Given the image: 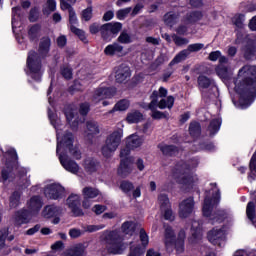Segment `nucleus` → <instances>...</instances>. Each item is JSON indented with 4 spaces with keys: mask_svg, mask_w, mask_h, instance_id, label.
Wrapping results in <instances>:
<instances>
[{
    "mask_svg": "<svg viewBox=\"0 0 256 256\" xmlns=\"http://www.w3.org/2000/svg\"><path fill=\"white\" fill-rule=\"evenodd\" d=\"M48 117L51 125L56 129V153L59 161L66 171L77 175L79 173V164L71 159H81V150H79V146L73 144V134L67 133L63 137L61 136V129L63 128L61 119H59L57 114L51 112V108H48Z\"/></svg>",
    "mask_w": 256,
    "mask_h": 256,
    "instance_id": "nucleus-1",
    "label": "nucleus"
},
{
    "mask_svg": "<svg viewBox=\"0 0 256 256\" xmlns=\"http://www.w3.org/2000/svg\"><path fill=\"white\" fill-rule=\"evenodd\" d=\"M235 90L240 95V103L250 96L251 89H256V66L246 65L238 72V80L235 82Z\"/></svg>",
    "mask_w": 256,
    "mask_h": 256,
    "instance_id": "nucleus-2",
    "label": "nucleus"
},
{
    "mask_svg": "<svg viewBox=\"0 0 256 256\" xmlns=\"http://www.w3.org/2000/svg\"><path fill=\"white\" fill-rule=\"evenodd\" d=\"M197 165H199L197 160L179 162L173 170L174 179H176L177 183H180V185H184L188 189H193V186L199 179L197 176L190 175L189 173H191Z\"/></svg>",
    "mask_w": 256,
    "mask_h": 256,
    "instance_id": "nucleus-3",
    "label": "nucleus"
},
{
    "mask_svg": "<svg viewBox=\"0 0 256 256\" xmlns=\"http://www.w3.org/2000/svg\"><path fill=\"white\" fill-rule=\"evenodd\" d=\"M213 193H215V195H213L211 199L209 197L205 198L202 211L204 217H209L212 225H215V223H223L227 217V212H225V210H218L213 214V209H215V206L219 205V201H221V192H219V189L214 188Z\"/></svg>",
    "mask_w": 256,
    "mask_h": 256,
    "instance_id": "nucleus-4",
    "label": "nucleus"
},
{
    "mask_svg": "<svg viewBox=\"0 0 256 256\" xmlns=\"http://www.w3.org/2000/svg\"><path fill=\"white\" fill-rule=\"evenodd\" d=\"M101 241H104L106 247V253L110 255H122L127 249V244L123 242V236L121 232L114 231H104L100 237Z\"/></svg>",
    "mask_w": 256,
    "mask_h": 256,
    "instance_id": "nucleus-5",
    "label": "nucleus"
},
{
    "mask_svg": "<svg viewBox=\"0 0 256 256\" xmlns=\"http://www.w3.org/2000/svg\"><path fill=\"white\" fill-rule=\"evenodd\" d=\"M167 93L168 91L165 87H160L158 91H153L150 96L151 102L147 106V109H150V111H155L157 107H159V109H173V105H175V98L173 96L167 97Z\"/></svg>",
    "mask_w": 256,
    "mask_h": 256,
    "instance_id": "nucleus-6",
    "label": "nucleus"
},
{
    "mask_svg": "<svg viewBox=\"0 0 256 256\" xmlns=\"http://www.w3.org/2000/svg\"><path fill=\"white\" fill-rule=\"evenodd\" d=\"M41 207H43V200L39 196H33L28 202L29 210H20L16 212L14 216V221L16 225H23L25 223H29V220L33 215H37L39 211H41Z\"/></svg>",
    "mask_w": 256,
    "mask_h": 256,
    "instance_id": "nucleus-7",
    "label": "nucleus"
},
{
    "mask_svg": "<svg viewBox=\"0 0 256 256\" xmlns=\"http://www.w3.org/2000/svg\"><path fill=\"white\" fill-rule=\"evenodd\" d=\"M185 241V230H181L175 240V233L171 227L165 228L164 243L168 253H171L176 248L177 253H183V242Z\"/></svg>",
    "mask_w": 256,
    "mask_h": 256,
    "instance_id": "nucleus-8",
    "label": "nucleus"
},
{
    "mask_svg": "<svg viewBox=\"0 0 256 256\" xmlns=\"http://www.w3.org/2000/svg\"><path fill=\"white\" fill-rule=\"evenodd\" d=\"M121 139H123V130L118 129L110 133L106 137L105 144L102 147L103 157H106V159L113 157V153H115L121 145Z\"/></svg>",
    "mask_w": 256,
    "mask_h": 256,
    "instance_id": "nucleus-9",
    "label": "nucleus"
},
{
    "mask_svg": "<svg viewBox=\"0 0 256 256\" xmlns=\"http://www.w3.org/2000/svg\"><path fill=\"white\" fill-rule=\"evenodd\" d=\"M26 74L34 81H41L43 72L41 71V58L35 51H30L27 58Z\"/></svg>",
    "mask_w": 256,
    "mask_h": 256,
    "instance_id": "nucleus-10",
    "label": "nucleus"
},
{
    "mask_svg": "<svg viewBox=\"0 0 256 256\" xmlns=\"http://www.w3.org/2000/svg\"><path fill=\"white\" fill-rule=\"evenodd\" d=\"M203 47H205V44L203 43H194L188 45L187 49L182 50L173 58V60L170 62V66L177 65V63H181V61H185V59H187L191 53H197L201 51Z\"/></svg>",
    "mask_w": 256,
    "mask_h": 256,
    "instance_id": "nucleus-11",
    "label": "nucleus"
},
{
    "mask_svg": "<svg viewBox=\"0 0 256 256\" xmlns=\"http://www.w3.org/2000/svg\"><path fill=\"white\" fill-rule=\"evenodd\" d=\"M123 29V25L119 22H111L101 26V36L104 41H111L115 35Z\"/></svg>",
    "mask_w": 256,
    "mask_h": 256,
    "instance_id": "nucleus-12",
    "label": "nucleus"
},
{
    "mask_svg": "<svg viewBox=\"0 0 256 256\" xmlns=\"http://www.w3.org/2000/svg\"><path fill=\"white\" fill-rule=\"evenodd\" d=\"M115 95H117V89L100 87L94 91L92 102L97 104L100 101H105V99H113Z\"/></svg>",
    "mask_w": 256,
    "mask_h": 256,
    "instance_id": "nucleus-13",
    "label": "nucleus"
},
{
    "mask_svg": "<svg viewBox=\"0 0 256 256\" xmlns=\"http://www.w3.org/2000/svg\"><path fill=\"white\" fill-rule=\"evenodd\" d=\"M4 157H6L5 166L7 170L3 168L2 179L3 181H7L9 179V175H11V172L13 171V168H11V163L17 161V151H15L13 148H10L5 152Z\"/></svg>",
    "mask_w": 256,
    "mask_h": 256,
    "instance_id": "nucleus-14",
    "label": "nucleus"
},
{
    "mask_svg": "<svg viewBox=\"0 0 256 256\" xmlns=\"http://www.w3.org/2000/svg\"><path fill=\"white\" fill-rule=\"evenodd\" d=\"M66 205L71 209L74 217H82L84 215L81 209V196L79 194H71L66 200Z\"/></svg>",
    "mask_w": 256,
    "mask_h": 256,
    "instance_id": "nucleus-15",
    "label": "nucleus"
},
{
    "mask_svg": "<svg viewBox=\"0 0 256 256\" xmlns=\"http://www.w3.org/2000/svg\"><path fill=\"white\" fill-rule=\"evenodd\" d=\"M208 241L212 245H217L218 247H225V230L223 228H213L208 232Z\"/></svg>",
    "mask_w": 256,
    "mask_h": 256,
    "instance_id": "nucleus-16",
    "label": "nucleus"
},
{
    "mask_svg": "<svg viewBox=\"0 0 256 256\" xmlns=\"http://www.w3.org/2000/svg\"><path fill=\"white\" fill-rule=\"evenodd\" d=\"M158 202L160 205V211L164 213V218L166 221H173L175 219V215H173V211L171 210V202H169V197L165 194H161L158 197Z\"/></svg>",
    "mask_w": 256,
    "mask_h": 256,
    "instance_id": "nucleus-17",
    "label": "nucleus"
},
{
    "mask_svg": "<svg viewBox=\"0 0 256 256\" xmlns=\"http://www.w3.org/2000/svg\"><path fill=\"white\" fill-rule=\"evenodd\" d=\"M101 229H105V224L87 225L84 227V230H81L79 228H72L69 230V236L72 239H77L85 233H95L96 231H101Z\"/></svg>",
    "mask_w": 256,
    "mask_h": 256,
    "instance_id": "nucleus-18",
    "label": "nucleus"
},
{
    "mask_svg": "<svg viewBox=\"0 0 256 256\" xmlns=\"http://www.w3.org/2000/svg\"><path fill=\"white\" fill-rule=\"evenodd\" d=\"M195 209V200L193 197H189L185 200H183L179 204V217L181 219H187L193 213V210Z\"/></svg>",
    "mask_w": 256,
    "mask_h": 256,
    "instance_id": "nucleus-19",
    "label": "nucleus"
},
{
    "mask_svg": "<svg viewBox=\"0 0 256 256\" xmlns=\"http://www.w3.org/2000/svg\"><path fill=\"white\" fill-rule=\"evenodd\" d=\"M63 193H65V188L60 184H50L44 189V195L47 199H61Z\"/></svg>",
    "mask_w": 256,
    "mask_h": 256,
    "instance_id": "nucleus-20",
    "label": "nucleus"
},
{
    "mask_svg": "<svg viewBox=\"0 0 256 256\" xmlns=\"http://www.w3.org/2000/svg\"><path fill=\"white\" fill-rule=\"evenodd\" d=\"M69 22H70V31L77 35L81 41H85V32L83 30L76 28L77 25V15L75 14V10L70 9L69 12Z\"/></svg>",
    "mask_w": 256,
    "mask_h": 256,
    "instance_id": "nucleus-21",
    "label": "nucleus"
},
{
    "mask_svg": "<svg viewBox=\"0 0 256 256\" xmlns=\"http://www.w3.org/2000/svg\"><path fill=\"white\" fill-rule=\"evenodd\" d=\"M131 77V69L129 66L122 64L116 70L115 79L117 83H125Z\"/></svg>",
    "mask_w": 256,
    "mask_h": 256,
    "instance_id": "nucleus-22",
    "label": "nucleus"
},
{
    "mask_svg": "<svg viewBox=\"0 0 256 256\" xmlns=\"http://www.w3.org/2000/svg\"><path fill=\"white\" fill-rule=\"evenodd\" d=\"M76 113L77 110H75L73 106H67L64 110L66 121L69 123L72 129L79 127V121H77V117H75Z\"/></svg>",
    "mask_w": 256,
    "mask_h": 256,
    "instance_id": "nucleus-23",
    "label": "nucleus"
},
{
    "mask_svg": "<svg viewBox=\"0 0 256 256\" xmlns=\"http://www.w3.org/2000/svg\"><path fill=\"white\" fill-rule=\"evenodd\" d=\"M144 142L145 138L137 134H131L126 139V145L129 147V149H139Z\"/></svg>",
    "mask_w": 256,
    "mask_h": 256,
    "instance_id": "nucleus-24",
    "label": "nucleus"
},
{
    "mask_svg": "<svg viewBox=\"0 0 256 256\" xmlns=\"http://www.w3.org/2000/svg\"><path fill=\"white\" fill-rule=\"evenodd\" d=\"M198 87L201 91H203V89H209V87H211L213 91H217V86H215V81H213V79L205 75H200L198 77Z\"/></svg>",
    "mask_w": 256,
    "mask_h": 256,
    "instance_id": "nucleus-25",
    "label": "nucleus"
},
{
    "mask_svg": "<svg viewBox=\"0 0 256 256\" xmlns=\"http://www.w3.org/2000/svg\"><path fill=\"white\" fill-rule=\"evenodd\" d=\"M118 173L122 177H127V175H131V173H133V160H121Z\"/></svg>",
    "mask_w": 256,
    "mask_h": 256,
    "instance_id": "nucleus-26",
    "label": "nucleus"
},
{
    "mask_svg": "<svg viewBox=\"0 0 256 256\" xmlns=\"http://www.w3.org/2000/svg\"><path fill=\"white\" fill-rule=\"evenodd\" d=\"M243 54L245 59L251 61L256 58V40L248 42L243 48Z\"/></svg>",
    "mask_w": 256,
    "mask_h": 256,
    "instance_id": "nucleus-27",
    "label": "nucleus"
},
{
    "mask_svg": "<svg viewBox=\"0 0 256 256\" xmlns=\"http://www.w3.org/2000/svg\"><path fill=\"white\" fill-rule=\"evenodd\" d=\"M61 215V208L55 205H48L42 211V217L45 219H51L52 217H57Z\"/></svg>",
    "mask_w": 256,
    "mask_h": 256,
    "instance_id": "nucleus-28",
    "label": "nucleus"
},
{
    "mask_svg": "<svg viewBox=\"0 0 256 256\" xmlns=\"http://www.w3.org/2000/svg\"><path fill=\"white\" fill-rule=\"evenodd\" d=\"M82 165L86 173H95L99 169V162L93 158H86Z\"/></svg>",
    "mask_w": 256,
    "mask_h": 256,
    "instance_id": "nucleus-29",
    "label": "nucleus"
},
{
    "mask_svg": "<svg viewBox=\"0 0 256 256\" xmlns=\"http://www.w3.org/2000/svg\"><path fill=\"white\" fill-rule=\"evenodd\" d=\"M104 53L110 57H113V55H121V53H123V46H121L119 43L109 44L104 49Z\"/></svg>",
    "mask_w": 256,
    "mask_h": 256,
    "instance_id": "nucleus-30",
    "label": "nucleus"
},
{
    "mask_svg": "<svg viewBox=\"0 0 256 256\" xmlns=\"http://www.w3.org/2000/svg\"><path fill=\"white\" fill-rule=\"evenodd\" d=\"M55 11H57V0H46L42 6L43 15L49 17Z\"/></svg>",
    "mask_w": 256,
    "mask_h": 256,
    "instance_id": "nucleus-31",
    "label": "nucleus"
},
{
    "mask_svg": "<svg viewBox=\"0 0 256 256\" xmlns=\"http://www.w3.org/2000/svg\"><path fill=\"white\" fill-rule=\"evenodd\" d=\"M51 49V39L48 37L42 38L39 45V53L42 57H47Z\"/></svg>",
    "mask_w": 256,
    "mask_h": 256,
    "instance_id": "nucleus-32",
    "label": "nucleus"
},
{
    "mask_svg": "<svg viewBox=\"0 0 256 256\" xmlns=\"http://www.w3.org/2000/svg\"><path fill=\"white\" fill-rule=\"evenodd\" d=\"M87 139H91L93 135H98L99 133V124L93 120L87 122V130H86Z\"/></svg>",
    "mask_w": 256,
    "mask_h": 256,
    "instance_id": "nucleus-33",
    "label": "nucleus"
},
{
    "mask_svg": "<svg viewBox=\"0 0 256 256\" xmlns=\"http://www.w3.org/2000/svg\"><path fill=\"white\" fill-rule=\"evenodd\" d=\"M82 195L84 199H95L96 197H99V195H101V192L97 188L88 186L83 188Z\"/></svg>",
    "mask_w": 256,
    "mask_h": 256,
    "instance_id": "nucleus-34",
    "label": "nucleus"
},
{
    "mask_svg": "<svg viewBox=\"0 0 256 256\" xmlns=\"http://www.w3.org/2000/svg\"><path fill=\"white\" fill-rule=\"evenodd\" d=\"M126 121L129 124L140 123V121H143V114L138 110H132L127 114Z\"/></svg>",
    "mask_w": 256,
    "mask_h": 256,
    "instance_id": "nucleus-35",
    "label": "nucleus"
},
{
    "mask_svg": "<svg viewBox=\"0 0 256 256\" xmlns=\"http://www.w3.org/2000/svg\"><path fill=\"white\" fill-rule=\"evenodd\" d=\"M131 105V103L129 102V100L127 99H122L120 101H118L112 110H110L108 113H115V111H127L129 109V106Z\"/></svg>",
    "mask_w": 256,
    "mask_h": 256,
    "instance_id": "nucleus-36",
    "label": "nucleus"
},
{
    "mask_svg": "<svg viewBox=\"0 0 256 256\" xmlns=\"http://www.w3.org/2000/svg\"><path fill=\"white\" fill-rule=\"evenodd\" d=\"M66 256H85V247L82 244H76L67 251Z\"/></svg>",
    "mask_w": 256,
    "mask_h": 256,
    "instance_id": "nucleus-37",
    "label": "nucleus"
},
{
    "mask_svg": "<svg viewBox=\"0 0 256 256\" xmlns=\"http://www.w3.org/2000/svg\"><path fill=\"white\" fill-rule=\"evenodd\" d=\"M21 21V7L17 6L12 8V29L15 31Z\"/></svg>",
    "mask_w": 256,
    "mask_h": 256,
    "instance_id": "nucleus-38",
    "label": "nucleus"
},
{
    "mask_svg": "<svg viewBox=\"0 0 256 256\" xmlns=\"http://www.w3.org/2000/svg\"><path fill=\"white\" fill-rule=\"evenodd\" d=\"M216 73L220 79H229V76L231 75V70H229L227 66L220 64L216 67Z\"/></svg>",
    "mask_w": 256,
    "mask_h": 256,
    "instance_id": "nucleus-39",
    "label": "nucleus"
},
{
    "mask_svg": "<svg viewBox=\"0 0 256 256\" xmlns=\"http://www.w3.org/2000/svg\"><path fill=\"white\" fill-rule=\"evenodd\" d=\"M20 203H21V193L18 191L13 192V194L10 196V199H9L10 208L15 209L19 207Z\"/></svg>",
    "mask_w": 256,
    "mask_h": 256,
    "instance_id": "nucleus-40",
    "label": "nucleus"
},
{
    "mask_svg": "<svg viewBox=\"0 0 256 256\" xmlns=\"http://www.w3.org/2000/svg\"><path fill=\"white\" fill-rule=\"evenodd\" d=\"M158 147L163 155H177V147L173 145L160 144Z\"/></svg>",
    "mask_w": 256,
    "mask_h": 256,
    "instance_id": "nucleus-41",
    "label": "nucleus"
},
{
    "mask_svg": "<svg viewBox=\"0 0 256 256\" xmlns=\"http://www.w3.org/2000/svg\"><path fill=\"white\" fill-rule=\"evenodd\" d=\"M191 231L193 239H201V237H203V231L201 230V226H199L198 221L192 222Z\"/></svg>",
    "mask_w": 256,
    "mask_h": 256,
    "instance_id": "nucleus-42",
    "label": "nucleus"
},
{
    "mask_svg": "<svg viewBox=\"0 0 256 256\" xmlns=\"http://www.w3.org/2000/svg\"><path fill=\"white\" fill-rule=\"evenodd\" d=\"M219 129H221V119L217 118L212 120L208 127L210 135H215L216 133H219Z\"/></svg>",
    "mask_w": 256,
    "mask_h": 256,
    "instance_id": "nucleus-43",
    "label": "nucleus"
},
{
    "mask_svg": "<svg viewBox=\"0 0 256 256\" xmlns=\"http://www.w3.org/2000/svg\"><path fill=\"white\" fill-rule=\"evenodd\" d=\"M178 15L175 12H169L164 15V23L168 25V27H173L177 23Z\"/></svg>",
    "mask_w": 256,
    "mask_h": 256,
    "instance_id": "nucleus-44",
    "label": "nucleus"
},
{
    "mask_svg": "<svg viewBox=\"0 0 256 256\" xmlns=\"http://www.w3.org/2000/svg\"><path fill=\"white\" fill-rule=\"evenodd\" d=\"M232 23L236 27V29H243V27H245V15L236 14L232 18Z\"/></svg>",
    "mask_w": 256,
    "mask_h": 256,
    "instance_id": "nucleus-45",
    "label": "nucleus"
},
{
    "mask_svg": "<svg viewBox=\"0 0 256 256\" xmlns=\"http://www.w3.org/2000/svg\"><path fill=\"white\" fill-rule=\"evenodd\" d=\"M191 137H199L201 135V125L198 122H192L189 127Z\"/></svg>",
    "mask_w": 256,
    "mask_h": 256,
    "instance_id": "nucleus-46",
    "label": "nucleus"
},
{
    "mask_svg": "<svg viewBox=\"0 0 256 256\" xmlns=\"http://www.w3.org/2000/svg\"><path fill=\"white\" fill-rule=\"evenodd\" d=\"M125 235H133L135 233V223L133 222H124L121 227Z\"/></svg>",
    "mask_w": 256,
    "mask_h": 256,
    "instance_id": "nucleus-47",
    "label": "nucleus"
},
{
    "mask_svg": "<svg viewBox=\"0 0 256 256\" xmlns=\"http://www.w3.org/2000/svg\"><path fill=\"white\" fill-rule=\"evenodd\" d=\"M39 33H41V26L39 24H35L30 27L28 35L30 39H37V37H39Z\"/></svg>",
    "mask_w": 256,
    "mask_h": 256,
    "instance_id": "nucleus-48",
    "label": "nucleus"
},
{
    "mask_svg": "<svg viewBox=\"0 0 256 256\" xmlns=\"http://www.w3.org/2000/svg\"><path fill=\"white\" fill-rule=\"evenodd\" d=\"M172 41H174L175 45L178 47H183V45H188L189 39L177 36V34L172 35Z\"/></svg>",
    "mask_w": 256,
    "mask_h": 256,
    "instance_id": "nucleus-49",
    "label": "nucleus"
},
{
    "mask_svg": "<svg viewBox=\"0 0 256 256\" xmlns=\"http://www.w3.org/2000/svg\"><path fill=\"white\" fill-rule=\"evenodd\" d=\"M127 256H143V250L139 245L131 243L130 252Z\"/></svg>",
    "mask_w": 256,
    "mask_h": 256,
    "instance_id": "nucleus-50",
    "label": "nucleus"
},
{
    "mask_svg": "<svg viewBox=\"0 0 256 256\" xmlns=\"http://www.w3.org/2000/svg\"><path fill=\"white\" fill-rule=\"evenodd\" d=\"M131 153V148L126 146L124 149H121L120 151V158L121 161H133L131 157H129V154Z\"/></svg>",
    "mask_w": 256,
    "mask_h": 256,
    "instance_id": "nucleus-51",
    "label": "nucleus"
},
{
    "mask_svg": "<svg viewBox=\"0 0 256 256\" xmlns=\"http://www.w3.org/2000/svg\"><path fill=\"white\" fill-rule=\"evenodd\" d=\"M203 17V13L196 11L189 14L187 22L195 23V21H200Z\"/></svg>",
    "mask_w": 256,
    "mask_h": 256,
    "instance_id": "nucleus-52",
    "label": "nucleus"
},
{
    "mask_svg": "<svg viewBox=\"0 0 256 256\" xmlns=\"http://www.w3.org/2000/svg\"><path fill=\"white\" fill-rule=\"evenodd\" d=\"M9 237V229L4 228L0 230V251L5 248V239Z\"/></svg>",
    "mask_w": 256,
    "mask_h": 256,
    "instance_id": "nucleus-53",
    "label": "nucleus"
},
{
    "mask_svg": "<svg viewBox=\"0 0 256 256\" xmlns=\"http://www.w3.org/2000/svg\"><path fill=\"white\" fill-rule=\"evenodd\" d=\"M88 83L84 80H76L72 86V89L74 91H83L85 87H87Z\"/></svg>",
    "mask_w": 256,
    "mask_h": 256,
    "instance_id": "nucleus-54",
    "label": "nucleus"
},
{
    "mask_svg": "<svg viewBox=\"0 0 256 256\" xmlns=\"http://www.w3.org/2000/svg\"><path fill=\"white\" fill-rule=\"evenodd\" d=\"M133 183L129 181H123L120 184V189L123 191V193H129L133 189Z\"/></svg>",
    "mask_w": 256,
    "mask_h": 256,
    "instance_id": "nucleus-55",
    "label": "nucleus"
},
{
    "mask_svg": "<svg viewBox=\"0 0 256 256\" xmlns=\"http://www.w3.org/2000/svg\"><path fill=\"white\" fill-rule=\"evenodd\" d=\"M92 211L93 213H95V215H101L102 213H105V211H107V206L96 204L92 207Z\"/></svg>",
    "mask_w": 256,
    "mask_h": 256,
    "instance_id": "nucleus-56",
    "label": "nucleus"
},
{
    "mask_svg": "<svg viewBox=\"0 0 256 256\" xmlns=\"http://www.w3.org/2000/svg\"><path fill=\"white\" fill-rule=\"evenodd\" d=\"M93 17V8L88 7L82 12V19L84 21H91V18Z\"/></svg>",
    "mask_w": 256,
    "mask_h": 256,
    "instance_id": "nucleus-57",
    "label": "nucleus"
},
{
    "mask_svg": "<svg viewBox=\"0 0 256 256\" xmlns=\"http://www.w3.org/2000/svg\"><path fill=\"white\" fill-rule=\"evenodd\" d=\"M140 241L143 245V247H147L149 245V236L147 235V232L145 230H140Z\"/></svg>",
    "mask_w": 256,
    "mask_h": 256,
    "instance_id": "nucleus-58",
    "label": "nucleus"
},
{
    "mask_svg": "<svg viewBox=\"0 0 256 256\" xmlns=\"http://www.w3.org/2000/svg\"><path fill=\"white\" fill-rule=\"evenodd\" d=\"M119 43H131V36L127 32H122L118 37Z\"/></svg>",
    "mask_w": 256,
    "mask_h": 256,
    "instance_id": "nucleus-59",
    "label": "nucleus"
},
{
    "mask_svg": "<svg viewBox=\"0 0 256 256\" xmlns=\"http://www.w3.org/2000/svg\"><path fill=\"white\" fill-rule=\"evenodd\" d=\"M61 73L66 79H71L73 77V70H71V67L69 66L63 67Z\"/></svg>",
    "mask_w": 256,
    "mask_h": 256,
    "instance_id": "nucleus-60",
    "label": "nucleus"
},
{
    "mask_svg": "<svg viewBox=\"0 0 256 256\" xmlns=\"http://www.w3.org/2000/svg\"><path fill=\"white\" fill-rule=\"evenodd\" d=\"M213 149H215V145H213L212 143L200 144L196 151H213Z\"/></svg>",
    "mask_w": 256,
    "mask_h": 256,
    "instance_id": "nucleus-61",
    "label": "nucleus"
},
{
    "mask_svg": "<svg viewBox=\"0 0 256 256\" xmlns=\"http://www.w3.org/2000/svg\"><path fill=\"white\" fill-rule=\"evenodd\" d=\"M37 19H39V9L33 8L30 11L29 20L34 22V21H37Z\"/></svg>",
    "mask_w": 256,
    "mask_h": 256,
    "instance_id": "nucleus-62",
    "label": "nucleus"
},
{
    "mask_svg": "<svg viewBox=\"0 0 256 256\" xmlns=\"http://www.w3.org/2000/svg\"><path fill=\"white\" fill-rule=\"evenodd\" d=\"M131 13V8L121 9L117 12V18L122 20L126 15Z\"/></svg>",
    "mask_w": 256,
    "mask_h": 256,
    "instance_id": "nucleus-63",
    "label": "nucleus"
},
{
    "mask_svg": "<svg viewBox=\"0 0 256 256\" xmlns=\"http://www.w3.org/2000/svg\"><path fill=\"white\" fill-rule=\"evenodd\" d=\"M248 27L250 31H256V16L252 17L249 21Z\"/></svg>",
    "mask_w": 256,
    "mask_h": 256,
    "instance_id": "nucleus-64",
    "label": "nucleus"
}]
</instances>
